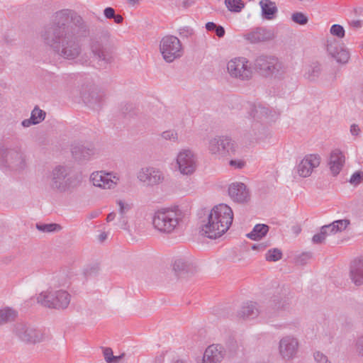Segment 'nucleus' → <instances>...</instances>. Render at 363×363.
<instances>
[{
	"mask_svg": "<svg viewBox=\"0 0 363 363\" xmlns=\"http://www.w3.org/2000/svg\"><path fill=\"white\" fill-rule=\"evenodd\" d=\"M89 34V26L81 16L73 10L61 9L52 15L40 35L55 55L72 60L82 52L81 38Z\"/></svg>",
	"mask_w": 363,
	"mask_h": 363,
	"instance_id": "1",
	"label": "nucleus"
},
{
	"mask_svg": "<svg viewBox=\"0 0 363 363\" xmlns=\"http://www.w3.org/2000/svg\"><path fill=\"white\" fill-rule=\"evenodd\" d=\"M291 296L290 291L286 288H282L277 294H274L268 301L264 311H260L257 303L252 301L244 303L238 311V316L240 318H255L259 313H263L267 318L277 317L281 311H284L290 308Z\"/></svg>",
	"mask_w": 363,
	"mask_h": 363,
	"instance_id": "2",
	"label": "nucleus"
},
{
	"mask_svg": "<svg viewBox=\"0 0 363 363\" xmlns=\"http://www.w3.org/2000/svg\"><path fill=\"white\" fill-rule=\"evenodd\" d=\"M233 213L230 207L224 203L214 206L208 214L207 220L201 225L200 233L210 239L222 236L230 227Z\"/></svg>",
	"mask_w": 363,
	"mask_h": 363,
	"instance_id": "3",
	"label": "nucleus"
},
{
	"mask_svg": "<svg viewBox=\"0 0 363 363\" xmlns=\"http://www.w3.org/2000/svg\"><path fill=\"white\" fill-rule=\"evenodd\" d=\"M187 216V211L176 206L172 208L162 209L155 212L152 224L161 233H171L177 227L184 223Z\"/></svg>",
	"mask_w": 363,
	"mask_h": 363,
	"instance_id": "4",
	"label": "nucleus"
},
{
	"mask_svg": "<svg viewBox=\"0 0 363 363\" xmlns=\"http://www.w3.org/2000/svg\"><path fill=\"white\" fill-rule=\"evenodd\" d=\"M47 182L52 190L64 193L77 188L81 180L77 175L72 174L68 167L58 165L48 176Z\"/></svg>",
	"mask_w": 363,
	"mask_h": 363,
	"instance_id": "5",
	"label": "nucleus"
},
{
	"mask_svg": "<svg viewBox=\"0 0 363 363\" xmlns=\"http://www.w3.org/2000/svg\"><path fill=\"white\" fill-rule=\"evenodd\" d=\"M255 69L265 77H273L282 79L287 72V67L277 57L261 55L255 60Z\"/></svg>",
	"mask_w": 363,
	"mask_h": 363,
	"instance_id": "6",
	"label": "nucleus"
},
{
	"mask_svg": "<svg viewBox=\"0 0 363 363\" xmlns=\"http://www.w3.org/2000/svg\"><path fill=\"white\" fill-rule=\"evenodd\" d=\"M90 49L94 58L99 62L100 65H106L111 62V55L108 52L110 44V33L104 28L96 30L90 40Z\"/></svg>",
	"mask_w": 363,
	"mask_h": 363,
	"instance_id": "7",
	"label": "nucleus"
},
{
	"mask_svg": "<svg viewBox=\"0 0 363 363\" xmlns=\"http://www.w3.org/2000/svg\"><path fill=\"white\" fill-rule=\"evenodd\" d=\"M70 298V294L66 291L48 289L40 293L37 301L38 303L47 308L65 309L69 304Z\"/></svg>",
	"mask_w": 363,
	"mask_h": 363,
	"instance_id": "8",
	"label": "nucleus"
},
{
	"mask_svg": "<svg viewBox=\"0 0 363 363\" xmlns=\"http://www.w3.org/2000/svg\"><path fill=\"white\" fill-rule=\"evenodd\" d=\"M13 333L21 341L26 344L35 345L45 340V335L41 330L25 322L16 323Z\"/></svg>",
	"mask_w": 363,
	"mask_h": 363,
	"instance_id": "9",
	"label": "nucleus"
},
{
	"mask_svg": "<svg viewBox=\"0 0 363 363\" xmlns=\"http://www.w3.org/2000/svg\"><path fill=\"white\" fill-rule=\"evenodd\" d=\"M160 49L167 62H173L183 54L182 43L179 39L174 35H167L162 38Z\"/></svg>",
	"mask_w": 363,
	"mask_h": 363,
	"instance_id": "10",
	"label": "nucleus"
},
{
	"mask_svg": "<svg viewBox=\"0 0 363 363\" xmlns=\"http://www.w3.org/2000/svg\"><path fill=\"white\" fill-rule=\"evenodd\" d=\"M208 150L219 157H230L235 153L236 145L228 136H216L209 140Z\"/></svg>",
	"mask_w": 363,
	"mask_h": 363,
	"instance_id": "11",
	"label": "nucleus"
},
{
	"mask_svg": "<svg viewBox=\"0 0 363 363\" xmlns=\"http://www.w3.org/2000/svg\"><path fill=\"white\" fill-rule=\"evenodd\" d=\"M248 62V60L245 57H235L228 62V72L233 77L241 80H248L252 74Z\"/></svg>",
	"mask_w": 363,
	"mask_h": 363,
	"instance_id": "12",
	"label": "nucleus"
},
{
	"mask_svg": "<svg viewBox=\"0 0 363 363\" xmlns=\"http://www.w3.org/2000/svg\"><path fill=\"white\" fill-rule=\"evenodd\" d=\"M105 93L100 89L91 86L82 91L81 97L84 103L90 108L98 111L99 110L105 100Z\"/></svg>",
	"mask_w": 363,
	"mask_h": 363,
	"instance_id": "13",
	"label": "nucleus"
},
{
	"mask_svg": "<svg viewBox=\"0 0 363 363\" xmlns=\"http://www.w3.org/2000/svg\"><path fill=\"white\" fill-rule=\"evenodd\" d=\"M328 55L339 64H346L350 59V52L344 44L334 38H328L325 43Z\"/></svg>",
	"mask_w": 363,
	"mask_h": 363,
	"instance_id": "14",
	"label": "nucleus"
},
{
	"mask_svg": "<svg viewBox=\"0 0 363 363\" xmlns=\"http://www.w3.org/2000/svg\"><path fill=\"white\" fill-rule=\"evenodd\" d=\"M298 339L293 335H286L279 342V353L286 361L294 359L298 351Z\"/></svg>",
	"mask_w": 363,
	"mask_h": 363,
	"instance_id": "15",
	"label": "nucleus"
},
{
	"mask_svg": "<svg viewBox=\"0 0 363 363\" xmlns=\"http://www.w3.org/2000/svg\"><path fill=\"white\" fill-rule=\"evenodd\" d=\"M177 163L181 174L190 175L196 168V160L194 154L189 150L181 151L177 158Z\"/></svg>",
	"mask_w": 363,
	"mask_h": 363,
	"instance_id": "16",
	"label": "nucleus"
},
{
	"mask_svg": "<svg viewBox=\"0 0 363 363\" xmlns=\"http://www.w3.org/2000/svg\"><path fill=\"white\" fill-rule=\"evenodd\" d=\"M321 161V157L318 154L306 155L296 166L297 173L300 177H308L313 169L318 167Z\"/></svg>",
	"mask_w": 363,
	"mask_h": 363,
	"instance_id": "17",
	"label": "nucleus"
},
{
	"mask_svg": "<svg viewBox=\"0 0 363 363\" xmlns=\"http://www.w3.org/2000/svg\"><path fill=\"white\" fill-rule=\"evenodd\" d=\"M244 38L252 44L263 43L274 39V33L272 29L257 27L245 34Z\"/></svg>",
	"mask_w": 363,
	"mask_h": 363,
	"instance_id": "18",
	"label": "nucleus"
},
{
	"mask_svg": "<svg viewBox=\"0 0 363 363\" xmlns=\"http://www.w3.org/2000/svg\"><path fill=\"white\" fill-rule=\"evenodd\" d=\"M71 152L76 160L82 162L89 160L95 154L96 150L90 143H74L72 145Z\"/></svg>",
	"mask_w": 363,
	"mask_h": 363,
	"instance_id": "19",
	"label": "nucleus"
},
{
	"mask_svg": "<svg viewBox=\"0 0 363 363\" xmlns=\"http://www.w3.org/2000/svg\"><path fill=\"white\" fill-rule=\"evenodd\" d=\"M138 179L145 186H154L163 180L162 172L152 167L142 168L138 173Z\"/></svg>",
	"mask_w": 363,
	"mask_h": 363,
	"instance_id": "20",
	"label": "nucleus"
},
{
	"mask_svg": "<svg viewBox=\"0 0 363 363\" xmlns=\"http://www.w3.org/2000/svg\"><path fill=\"white\" fill-rule=\"evenodd\" d=\"M228 195L235 202L246 203L250 200V193L245 184L241 182L231 184L228 187Z\"/></svg>",
	"mask_w": 363,
	"mask_h": 363,
	"instance_id": "21",
	"label": "nucleus"
},
{
	"mask_svg": "<svg viewBox=\"0 0 363 363\" xmlns=\"http://www.w3.org/2000/svg\"><path fill=\"white\" fill-rule=\"evenodd\" d=\"M224 347L221 345L208 346L204 352L203 363H220L225 354Z\"/></svg>",
	"mask_w": 363,
	"mask_h": 363,
	"instance_id": "22",
	"label": "nucleus"
},
{
	"mask_svg": "<svg viewBox=\"0 0 363 363\" xmlns=\"http://www.w3.org/2000/svg\"><path fill=\"white\" fill-rule=\"evenodd\" d=\"M350 278L355 286H359L363 284V256L350 262Z\"/></svg>",
	"mask_w": 363,
	"mask_h": 363,
	"instance_id": "23",
	"label": "nucleus"
},
{
	"mask_svg": "<svg viewBox=\"0 0 363 363\" xmlns=\"http://www.w3.org/2000/svg\"><path fill=\"white\" fill-rule=\"evenodd\" d=\"M172 268L175 275L178 277L191 275L196 272V267L194 264L184 258L176 259L173 262Z\"/></svg>",
	"mask_w": 363,
	"mask_h": 363,
	"instance_id": "24",
	"label": "nucleus"
},
{
	"mask_svg": "<svg viewBox=\"0 0 363 363\" xmlns=\"http://www.w3.org/2000/svg\"><path fill=\"white\" fill-rule=\"evenodd\" d=\"M345 163V156L340 150L332 151L328 162L330 169L333 176H337Z\"/></svg>",
	"mask_w": 363,
	"mask_h": 363,
	"instance_id": "25",
	"label": "nucleus"
},
{
	"mask_svg": "<svg viewBox=\"0 0 363 363\" xmlns=\"http://www.w3.org/2000/svg\"><path fill=\"white\" fill-rule=\"evenodd\" d=\"M8 162L6 165L16 167L17 169L23 168L24 165V159L23 153L18 148H8Z\"/></svg>",
	"mask_w": 363,
	"mask_h": 363,
	"instance_id": "26",
	"label": "nucleus"
},
{
	"mask_svg": "<svg viewBox=\"0 0 363 363\" xmlns=\"http://www.w3.org/2000/svg\"><path fill=\"white\" fill-rule=\"evenodd\" d=\"M117 203L119 206V217L114 225L121 229L126 230L128 223V218L126 216V213L130 210L131 205L125 203L121 200L117 201Z\"/></svg>",
	"mask_w": 363,
	"mask_h": 363,
	"instance_id": "27",
	"label": "nucleus"
},
{
	"mask_svg": "<svg viewBox=\"0 0 363 363\" xmlns=\"http://www.w3.org/2000/svg\"><path fill=\"white\" fill-rule=\"evenodd\" d=\"M91 179L94 186L104 189H111L114 185L113 182L108 178V174H106L103 172L92 173Z\"/></svg>",
	"mask_w": 363,
	"mask_h": 363,
	"instance_id": "28",
	"label": "nucleus"
},
{
	"mask_svg": "<svg viewBox=\"0 0 363 363\" xmlns=\"http://www.w3.org/2000/svg\"><path fill=\"white\" fill-rule=\"evenodd\" d=\"M262 9V15L264 19L272 20L277 13L276 4L270 0H262L259 2Z\"/></svg>",
	"mask_w": 363,
	"mask_h": 363,
	"instance_id": "29",
	"label": "nucleus"
},
{
	"mask_svg": "<svg viewBox=\"0 0 363 363\" xmlns=\"http://www.w3.org/2000/svg\"><path fill=\"white\" fill-rule=\"evenodd\" d=\"M271 113L268 107L261 104L251 105L249 111L250 115L256 120L268 118Z\"/></svg>",
	"mask_w": 363,
	"mask_h": 363,
	"instance_id": "30",
	"label": "nucleus"
},
{
	"mask_svg": "<svg viewBox=\"0 0 363 363\" xmlns=\"http://www.w3.org/2000/svg\"><path fill=\"white\" fill-rule=\"evenodd\" d=\"M269 227L266 224H257L252 230L247 234V237L252 240H261L269 232Z\"/></svg>",
	"mask_w": 363,
	"mask_h": 363,
	"instance_id": "31",
	"label": "nucleus"
},
{
	"mask_svg": "<svg viewBox=\"0 0 363 363\" xmlns=\"http://www.w3.org/2000/svg\"><path fill=\"white\" fill-rule=\"evenodd\" d=\"M321 73V66L317 62H312L311 65L306 67L304 72V77L311 81H315Z\"/></svg>",
	"mask_w": 363,
	"mask_h": 363,
	"instance_id": "32",
	"label": "nucleus"
},
{
	"mask_svg": "<svg viewBox=\"0 0 363 363\" xmlns=\"http://www.w3.org/2000/svg\"><path fill=\"white\" fill-rule=\"evenodd\" d=\"M350 223L348 219L337 220L333 221L332 223L327 225L330 227V233H335L337 232H341L345 230L347 225Z\"/></svg>",
	"mask_w": 363,
	"mask_h": 363,
	"instance_id": "33",
	"label": "nucleus"
},
{
	"mask_svg": "<svg viewBox=\"0 0 363 363\" xmlns=\"http://www.w3.org/2000/svg\"><path fill=\"white\" fill-rule=\"evenodd\" d=\"M16 317L15 311L6 308L0 310V325L5 324L8 322L12 321Z\"/></svg>",
	"mask_w": 363,
	"mask_h": 363,
	"instance_id": "34",
	"label": "nucleus"
},
{
	"mask_svg": "<svg viewBox=\"0 0 363 363\" xmlns=\"http://www.w3.org/2000/svg\"><path fill=\"white\" fill-rule=\"evenodd\" d=\"M100 269L101 268L99 264L97 262H94L87 264L84 268L83 274L86 279L94 277L99 274Z\"/></svg>",
	"mask_w": 363,
	"mask_h": 363,
	"instance_id": "35",
	"label": "nucleus"
},
{
	"mask_svg": "<svg viewBox=\"0 0 363 363\" xmlns=\"http://www.w3.org/2000/svg\"><path fill=\"white\" fill-rule=\"evenodd\" d=\"M36 228L43 233H53L60 231L62 226L57 223H37Z\"/></svg>",
	"mask_w": 363,
	"mask_h": 363,
	"instance_id": "36",
	"label": "nucleus"
},
{
	"mask_svg": "<svg viewBox=\"0 0 363 363\" xmlns=\"http://www.w3.org/2000/svg\"><path fill=\"white\" fill-rule=\"evenodd\" d=\"M225 4L232 12H240L245 6L242 0H225Z\"/></svg>",
	"mask_w": 363,
	"mask_h": 363,
	"instance_id": "37",
	"label": "nucleus"
},
{
	"mask_svg": "<svg viewBox=\"0 0 363 363\" xmlns=\"http://www.w3.org/2000/svg\"><path fill=\"white\" fill-rule=\"evenodd\" d=\"M267 261L277 262L282 258V252L278 248H273L269 250L265 255Z\"/></svg>",
	"mask_w": 363,
	"mask_h": 363,
	"instance_id": "38",
	"label": "nucleus"
},
{
	"mask_svg": "<svg viewBox=\"0 0 363 363\" xmlns=\"http://www.w3.org/2000/svg\"><path fill=\"white\" fill-rule=\"evenodd\" d=\"M329 228H330V227L328 226L327 225L321 227L320 232L313 236V238H312L313 242L315 244L323 243L327 236V230H330Z\"/></svg>",
	"mask_w": 363,
	"mask_h": 363,
	"instance_id": "39",
	"label": "nucleus"
},
{
	"mask_svg": "<svg viewBox=\"0 0 363 363\" xmlns=\"http://www.w3.org/2000/svg\"><path fill=\"white\" fill-rule=\"evenodd\" d=\"M45 115L46 113L43 110H41L38 106H35L32 111L30 116L31 118H34L33 121L35 125H37L44 121Z\"/></svg>",
	"mask_w": 363,
	"mask_h": 363,
	"instance_id": "40",
	"label": "nucleus"
},
{
	"mask_svg": "<svg viewBox=\"0 0 363 363\" xmlns=\"http://www.w3.org/2000/svg\"><path fill=\"white\" fill-rule=\"evenodd\" d=\"M291 20L301 26H304L308 23V18L302 12H295L291 15Z\"/></svg>",
	"mask_w": 363,
	"mask_h": 363,
	"instance_id": "41",
	"label": "nucleus"
},
{
	"mask_svg": "<svg viewBox=\"0 0 363 363\" xmlns=\"http://www.w3.org/2000/svg\"><path fill=\"white\" fill-rule=\"evenodd\" d=\"M312 253L310 252H303L295 257V263L297 265L303 266L312 258Z\"/></svg>",
	"mask_w": 363,
	"mask_h": 363,
	"instance_id": "42",
	"label": "nucleus"
},
{
	"mask_svg": "<svg viewBox=\"0 0 363 363\" xmlns=\"http://www.w3.org/2000/svg\"><path fill=\"white\" fill-rule=\"evenodd\" d=\"M330 32L333 36H336L339 38H344L345 35V30L343 26L339 24L333 25L330 28Z\"/></svg>",
	"mask_w": 363,
	"mask_h": 363,
	"instance_id": "43",
	"label": "nucleus"
},
{
	"mask_svg": "<svg viewBox=\"0 0 363 363\" xmlns=\"http://www.w3.org/2000/svg\"><path fill=\"white\" fill-rule=\"evenodd\" d=\"M363 181V172L357 171L355 172L351 176L350 182L354 186L359 184Z\"/></svg>",
	"mask_w": 363,
	"mask_h": 363,
	"instance_id": "44",
	"label": "nucleus"
},
{
	"mask_svg": "<svg viewBox=\"0 0 363 363\" xmlns=\"http://www.w3.org/2000/svg\"><path fill=\"white\" fill-rule=\"evenodd\" d=\"M8 148L4 144H0V164L6 165L8 162Z\"/></svg>",
	"mask_w": 363,
	"mask_h": 363,
	"instance_id": "45",
	"label": "nucleus"
},
{
	"mask_svg": "<svg viewBox=\"0 0 363 363\" xmlns=\"http://www.w3.org/2000/svg\"><path fill=\"white\" fill-rule=\"evenodd\" d=\"M313 357L316 363H332L325 354L319 351L314 352Z\"/></svg>",
	"mask_w": 363,
	"mask_h": 363,
	"instance_id": "46",
	"label": "nucleus"
},
{
	"mask_svg": "<svg viewBox=\"0 0 363 363\" xmlns=\"http://www.w3.org/2000/svg\"><path fill=\"white\" fill-rule=\"evenodd\" d=\"M354 347L357 354L363 357V335L357 337L355 341Z\"/></svg>",
	"mask_w": 363,
	"mask_h": 363,
	"instance_id": "47",
	"label": "nucleus"
},
{
	"mask_svg": "<svg viewBox=\"0 0 363 363\" xmlns=\"http://www.w3.org/2000/svg\"><path fill=\"white\" fill-rule=\"evenodd\" d=\"M162 137L164 140H169L173 141H177L178 138L177 133L174 130L164 131L162 133Z\"/></svg>",
	"mask_w": 363,
	"mask_h": 363,
	"instance_id": "48",
	"label": "nucleus"
},
{
	"mask_svg": "<svg viewBox=\"0 0 363 363\" xmlns=\"http://www.w3.org/2000/svg\"><path fill=\"white\" fill-rule=\"evenodd\" d=\"M104 359L107 363H111V359L113 355V350L110 347H105L103 349Z\"/></svg>",
	"mask_w": 363,
	"mask_h": 363,
	"instance_id": "49",
	"label": "nucleus"
},
{
	"mask_svg": "<svg viewBox=\"0 0 363 363\" xmlns=\"http://www.w3.org/2000/svg\"><path fill=\"white\" fill-rule=\"evenodd\" d=\"M115 10L112 7H106L104 10V15L108 19H112L115 17Z\"/></svg>",
	"mask_w": 363,
	"mask_h": 363,
	"instance_id": "50",
	"label": "nucleus"
},
{
	"mask_svg": "<svg viewBox=\"0 0 363 363\" xmlns=\"http://www.w3.org/2000/svg\"><path fill=\"white\" fill-rule=\"evenodd\" d=\"M229 164H230V166L235 167L238 168V169L242 168L244 167V165H245V162L243 161L235 160H231L229 162Z\"/></svg>",
	"mask_w": 363,
	"mask_h": 363,
	"instance_id": "51",
	"label": "nucleus"
},
{
	"mask_svg": "<svg viewBox=\"0 0 363 363\" xmlns=\"http://www.w3.org/2000/svg\"><path fill=\"white\" fill-rule=\"evenodd\" d=\"M214 32L218 38H223L225 35V31L222 26L218 25Z\"/></svg>",
	"mask_w": 363,
	"mask_h": 363,
	"instance_id": "52",
	"label": "nucleus"
},
{
	"mask_svg": "<svg viewBox=\"0 0 363 363\" xmlns=\"http://www.w3.org/2000/svg\"><path fill=\"white\" fill-rule=\"evenodd\" d=\"M270 244L269 243H259V244H254L252 246V250H264L267 246H269Z\"/></svg>",
	"mask_w": 363,
	"mask_h": 363,
	"instance_id": "53",
	"label": "nucleus"
},
{
	"mask_svg": "<svg viewBox=\"0 0 363 363\" xmlns=\"http://www.w3.org/2000/svg\"><path fill=\"white\" fill-rule=\"evenodd\" d=\"M179 34L187 37L188 35L192 34V29H191L189 27L183 28L179 30Z\"/></svg>",
	"mask_w": 363,
	"mask_h": 363,
	"instance_id": "54",
	"label": "nucleus"
},
{
	"mask_svg": "<svg viewBox=\"0 0 363 363\" xmlns=\"http://www.w3.org/2000/svg\"><path fill=\"white\" fill-rule=\"evenodd\" d=\"M33 119L34 118H31L30 116V118L23 120L21 123V125L25 128L29 127L31 125H35V123L33 121Z\"/></svg>",
	"mask_w": 363,
	"mask_h": 363,
	"instance_id": "55",
	"label": "nucleus"
},
{
	"mask_svg": "<svg viewBox=\"0 0 363 363\" xmlns=\"http://www.w3.org/2000/svg\"><path fill=\"white\" fill-rule=\"evenodd\" d=\"M360 132L359 126L356 124H352L350 127V133L352 135H358Z\"/></svg>",
	"mask_w": 363,
	"mask_h": 363,
	"instance_id": "56",
	"label": "nucleus"
},
{
	"mask_svg": "<svg viewBox=\"0 0 363 363\" xmlns=\"http://www.w3.org/2000/svg\"><path fill=\"white\" fill-rule=\"evenodd\" d=\"M67 284V281H66V279L65 278L64 276H62V279L60 280H57V283H52V286H53L54 287H57V286H65V284Z\"/></svg>",
	"mask_w": 363,
	"mask_h": 363,
	"instance_id": "57",
	"label": "nucleus"
},
{
	"mask_svg": "<svg viewBox=\"0 0 363 363\" xmlns=\"http://www.w3.org/2000/svg\"><path fill=\"white\" fill-rule=\"evenodd\" d=\"M217 26L218 25L213 22H208L206 24V29L208 31H214Z\"/></svg>",
	"mask_w": 363,
	"mask_h": 363,
	"instance_id": "58",
	"label": "nucleus"
},
{
	"mask_svg": "<svg viewBox=\"0 0 363 363\" xmlns=\"http://www.w3.org/2000/svg\"><path fill=\"white\" fill-rule=\"evenodd\" d=\"M194 3H195V1L194 0H184L182 2V6L184 9H187V8L190 7L191 6H192L193 4H194Z\"/></svg>",
	"mask_w": 363,
	"mask_h": 363,
	"instance_id": "59",
	"label": "nucleus"
},
{
	"mask_svg": "<svg viewBox=\"0 0 363 363\" xmlns=\"http://www.w3.org/2000/svg\"><path fill=\"white\" fill-rule=\"evenodd\" d=\"M113 19L114 20V22L117 24L121 23L123 21V18L121 15L116 14V13H115V17H113Z\"/></svg>",
	"mask_w": 363,
	"mask_h": 363,
	"instance_id": "60",
	"label": "nucleus"
},
{
	"mask_svg": "<svg viewBox=\"0 0 363 363\" xmlns=\"http://www.w3.org/2000/svg\"><path fill=\"white\" fill-rule=\"evenodd\" d=\"M116 214L115 212H111L108 214L106 221L108 223L113 221L116 218Z\"/></svg>",
	"mask_w": 363,
	"mask_h": 363,
	"instance_id": "61",
	"label": "nucleus"
},
{
	"mask_svg": "<svg viewBox=\"0 0 363 363\" xmlns=\"http://www.w3.org/2000/svg\"><path fill=\"white\" fill-rule=\"evenodd\" d=\"M123 356H124V354H122L118 356L113 355L112 359H111V363H118L123 358Z\"/></svg>",
	"mask_w": 363,
	"mask_h": 363,
	"instance_id": "62",
	"label": "nucleus"
},
{
	"mask_svg": "<svg viewBox=\"0 0 363 363\" xmlns=\"http://www.w3.org/2000/svg\"><path fill=\"white\" fill-rule=\"evenodd\" d=\"M351 25L354 28H360L362 26L361 21L357 20V21H352L351 23Z\"/></svg>",
	"mask_w": 363,
	"mask_h": 363,
	"instance_id": "63",
	"label": "nucleus"
},
{
	"mask_svg": "<svg viewBox=\"0 0 363 363\" xmlns=\"http://www.w3.org/2000/svg\"><path fill=\"white\" fill-rule=\"evenodd\" d=\"M106 238H107V234L106 233H102L99 236V239L101 242L104 241Z\"/></svg>",
	"mask_w": 363,
	"mask_h": 363,
	"instance_id": "64",
	"label": "nucleus"
}]
</instances>
